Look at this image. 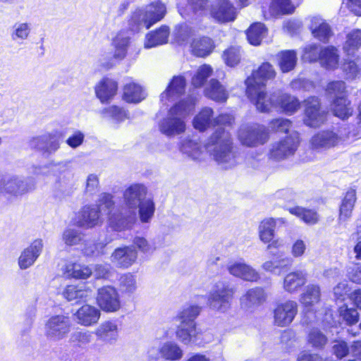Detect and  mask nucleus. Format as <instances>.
Wrapping results in <instances>:
<instances>
[{"instance_id":"f257e3e1","label":"nucleus","mask_w":361,"mask_h":361,"mask_svg":"<svg viewBox=\"0 0 361 361\" xmlns=\"http://www.w3.org/2000/svg\"><path fill=\"white\" fill-rule=\"evenodd\" d=\"M204 149L225 169H231L239 162V157L233 149L231 135L221 126L215 130L204 147L197 138H185L180 147L181 152L193 160L202 158Z\"/></svg>"},{"instance_id":"f03ea898","label":"nucleus","mask_w":361,"mask_h":361,"mask_svg":"<svg viewBox=\"0 0 361 361\" xmlns=\"http://www.w3.org/2000/svg\"><path fill=\"white\" fill-rule=\"evenodd\" d=\"M125 207L110 218V226L116 231L130 228L137 220V210L142 223H149L154 214L155 204L147 197V189L142 184H133L123 192Z\"/></svg>"},{"instance_id":"7ed1b4c3","label":"nucleus","mask_w":361,"mask_h":361,"mask_svg":"<svg viewBox=\"0 0 361 361\" xmlns=\"http://www.w3.org/2000/svg\"><path fill=\"white\" fill-rule=\"evenodd\" d=\"M275 76L272 65L263 63L245 81L247 96L259 111H266L275 104L274 97H268L269 94L264 92L267 81Z\"/></svg>"},{"instance_id":"20e7f679","label":"nucleus","mask_w":361,"mask_h":361,"mask_svg":"<svg viewBox=\"0 0 361 361\" xmlns=\"http://www.w3.org/2000/svg\"><path fill=\"white\" fill-rule=\"evenodd\" d=\"M195 102V98L188 97L171 107L166 117L159 122L160 132L168 137H173L184 133L185 118L193 111Z\"/></svg>"},{"instance_id":"39448f33","label":"nucleus","mask_w":361,"mask_h":361,"mask_svg":"<svg viewBox=\"0 0 361 361\" xmlns=\"http://www.w3.org/2000/svg\"><path fill=\"white\" fill-rule=\"evenodd\" d=\"M166 14V7L160 1H156L142 8L136 9L132 14L129 25L132 30L138 32L142 28L149 29L161 20Z\"/></svg>"},{"instance_id":"423d86ee","label":"nucleus","mask_w":361,"mask_h":361,"mask_svg":"<svg viewBox=\"0 0 361 361\" xmlns=\"http://www.w3.org/2000/svg\"><path fill=\"white\" fill-rule=\"evenodd\" d=\"M235 293V288L228 282L219 281L209 292L207 305L214 311L226 312L231 308Z\"/></svg>"},{"instance_id":"0eeeda50","label":"nucleus","mask_w":361,"mask_h":361,"mask_svg":"<svg viewBox=\"0 0 361 361\" xmlns=\"http://www.w3.org/2000/svg\"><path fill=\"white\" fill-rule=\"evenodd\" d=\"M238 138L246 147H256L265 144L269 139L268 129L262 125H243L238 130Z\"/></svg>"},{"instance_id":"6e6552de","label":"nucleus","mask_w":361,"mask_h":361,"mask_svg":"<svg viewBox=\"0 0 361 361\" xmlns=\"http://www.w3.org/2000/svg\"><path fill=\"white\" fill-rule=\"evenodd\" d=\"M72 323L68 316L56 314L50 317L44 324V336L51 342H59L67 337Z\"/></svg>"},{"instance_id":"1a4fd4ad","label":"nucleus","mask_w":361,"mask_h":361,"mask_svg":"<svg viewBox=\"0 0 361 361\" xmlns=\"http://www.w3.org/2000/svg\"><path fill=\"white\" fill-rule=\"evenodd\" d=\"M300 142L299 134L292 131L283 139L271 145L269 156L271 159L280 161L293 156L298 149Z\"/></svg>"},{"instance_id":"9d476101","label":"nucleus","mask_w":361,"mask_h":361,"mask_svg":"<svg viewBox=\"0 0 361 361\" xmlns=\"http://www.w3.org/2000/svg\"><path fill=\"white\" fill-rule=\"evenodd\" d=\"M35 189L31 179L24 180L14 175H0V193L21 195Z\"/></svg>"},{"instance_id":"9b49d317","label":"nucleus","mask_w":361,"mask_h":361,"mask_svg":"<svg viewBox=\"0 0 361 361\" xmlns=\"http://www.w3.org/2000/svg\"><path fill=\"white\" fill-rule=\"evenodd\" d=\"M97 302L104 312H114L121 307V301L116 289L111 286H103L98 289Z\"/></svg>"},{"instance_id":"f8f14e48","label":"nucleus","mask_w":361,"mask_h":361,"mask_svg":"<svg viewBox=\"0 0 361 361\" xmlns=\"http://www.w3.org/2000/svg\"><path fill=\"white\" fill-rule=\"evenodd\" d=\"M298 313V303L287 300L279 303L274 310V324L277 326H289Z\"/></svg>"},{"instance_id":"ddd939ff","label":"nucleus","mask_w":361,"mask_h":361,"mask_svg":"<svg viewBox=\"0 0 361 361\" xmlns=\"http://www.w3.org/2000/svg\"><path fill=\"white\" fill-rule=\"evenodd\" d=\"M29 145L31 148L35 149L45 155L55 153L60 147L59 141L51 133L32 137L30 140Z\"/></svg>"},{"instance_id":"4468645a","label":"nucleus","mask_w":361,"mask_h":361,"mask_svg":"<svg viewBox=\"0 0 361 361\" xmlns=\"http://www.w3.org/2000/svg\"><path fill=\"white\" fill-rule=\"evenodd\" d=\"M99 214L94 205H85L77 214L75 224L80 228H91L100 223Z\"/></svg>"},{"instance_id":"2eb2a0df","label":"nucleus","mask_w":361,"mask_h":361,"mask_svg":"<svg viewBox=\"0 0 361 361\" xmlns=\"http://www.w3.org/2000/svg\"><path fill=\"white\" fill-rule=\"evenodd\" d=\"M137 258V251L132 246H125L116 249L110 259L116 267L126 269L133 264Z\"/></svg>"},{"instance_id":"dca6fc26","label":"nucleus","mask_w":361,"mask_h":361,"mask_svg":"<svg viewBox=\"0 0 361 361\" xmlns=\"http://www.w3.org/2000/svg\"><path fill=\"white\" fill-rule=\"evenodd\" d=\"M211 15L221 23L233 21L235 18V8L228 0H218L212 6Z\"/></svg>"},{"instance_id":"f3484780","label":"nucleus","mask_w":361,"mask_h":361,"mask_svg":"<svg viewBox=\"0 0 361 361\" xmlns=\"http://www.w3.org/2000/svg\"><path fill=\"white\" fill-rule=\"evenodd\" d=\"M268 97H274L275 104H274V105L265 112H269L273 108L280 106L285 113L292 114L297 111L300 106V104L296 97L288 94H283L281 92L271 94L268 95Z\"/></svg>"},{"instance_id":"a211bd4d","label":"nucleus","mask_w":361,"mask_h":361,"mask_svg":"<svg viewBox=\"0 0 361 361\" xmlns=\"http://www.w3.org/2000/svg\"><path fill=\"white\" fill-rule=\"evenodd\" d=\"M343 140L336 132L330 130H322L315 134L310 140L314 149H329L334 147Z\"/></svg>"},{"instance_id":"6ab92c4d","label":"nucleus","mask_w":361,"mask_h":361,"mask_svg":"<svg viewBox=\"0 0 361 361\" xmlns=\"http://www.w3.org/2000/svg\"><path fill=\"white\" fill-rule=\"evenodd\" d=\"M43 247L42 240H34L25 248L18 258V265L21 269L30 267L40 255Z\"/></svg>"},{"instance_id":"aec40b11","label":"nucleus","mask_w":361,"mask_h":361,"mask_svg":"<svg viewBox=\"0 0 361 361\" xmlns=\"http://www.w3.org/2000/svg\"><path fill=\"white\" fill-rule=\"evenodd\" d=\"M227 270L230 274L245 281H257L259 279L258 272L244 262H230L227 264Z\"/></svg>"},{"instance_id":"412c9836","label":"nucleus","mask_w":361,"mask_h":361,"mask_svg":"<svg viewBox=\"0 0 361 361\" xmlns=\"http://www.w3.org/2000/svg\"><path fill=\"white\" fill-rule=\"evenodd\" d=\"M78 324L84 326L96 324L101 316L100 310L94 306L84 305L74 314Z\"/></svg>"},{"instance_id":"4be33fe9","label":"nucleus","mask_w":361,"mask_h":361,"mask_svg":"<svg viewBox=\"0 0 361 361\" xmlns=\"http://www.w3.org/2000/svg\"><path fill=\"white\" fill-rule=\"evenodd\" d=\"M73 179L72 172L68 169L63 170L54 184L55 195L60 199L70 196L73 192Z\"/></svg>"},{"instance_id":"5701e85b","label":"nucleus","mask_w":361,"mask_h":361,"mask_svg":"<svg viewBox=\"0 0 361 361\" xmlns=\"http://www.w3.org/2000/svg\"><path fill=\"white\" fill-rule=\"evenodd\" d=\"M267 295L263 288L255 287L247 290L240 298L241 306L247 310L255 308L266 300Z\"/></svg>"},{"instance_id":"b1692460","label":"nucleus","mask_w":361,"mask_h":361,"mask_svg":"<svg viewBox=\"0 0 361 361\" xmlns=\"http://www.w3.org/2000/svg\"><path fill=\"white\" fill-rule=\"evenodd\" d=\"M185 88V80L182 76H174L167 87L166 90L161 93V101L166 104L167 101H173L184 93Z\"/></svg>"},{"instance_id":"393cba45","label":"nucleus","mask_w":361,"mask_h":361,"mask_svg":"<svg viewBox=\"0 0 361 361\" xmlns=\"http://www.w3.org/2000/svg\"><path fill=\"white\" fill-rule=\"evenodd\" d=\"M307 282V274L302 270L288 273L283 279V289L289 293L298 292Z\"/></svg>"},{"instance_id":"a878e982","label":"nucleus","mask_w":361,"mask_h":361,"mask_svg":"<svg viewBox=\"0 0 361 361\" xmlns=\"http://www.w3.org/2000/svg\"><path fill=\"white\" fill-rule=\"evenodd\" d=\"M278 222L284 224L286 221L283 218H269L261 221L258 228L259 237L261 241L264 243H271L274 238L275 228Z\"/></svg>"},{"instance_id":"bb28decb","label":"nucleus","mask_w":361,"mask_h":361,"mask_svg":"<svg viewBox=\"0 0 361 361\" xmlns=\"http://www.w3.org/2000/svg\"><path fill=\"white\" fill-rule=\"evenodd\" d=\"M310 29L314 37L323 42H328L333 35L329 25L324 20L317 17L312 18Z\"/></svg>"},{"instance_id":"cd10ccee","label":"nucleus","mask_w":361,"mask_h":361,"mask_svg":"<svg viewBox=\"0 0 361 361\" xmlns=\"http://www.w3.org/2000/svg\"><path fill=\"white\" fill-rule=\"evenodd\" d=\"M118 85L116 81L109 78H104L95 87V93L97 98L102 102L112 99L116 94Z\"/></svg>"},{"instance_id":"c85d7f7f","label":"nucleus","mask_w":361,"mask_h":361,"mask_svg":"<svg viewBox=\"0 0 361 361\" xmlns=\"http://www.w3.org/2000/svg\"><path fill=\"white\" fill-rule=\"evenodd\" d=\"M177 338L185 345H190L197 341L199 332L196 324L180 323L176 332Z\"/></svg>"},{"instance_id":"c756f323","label":"nucleus","mask_w":361,"mask_h":361,"mask_svg":"<svg viewBox=\"0 0 361 361\" xmlns=\"http://www.w3.org/2000/svg\"><path fill=\"white\" fill-rule=\"evenodd\" d=\"M169 33V27L166 25H161L159 29L147 33L145 47L149 49L167 43Z\"/></svg>"},{"instance_id":"7c9ffc66","label":"nucleus","mask_w":361,"mask_h":361,"mask_svg":"<svg viewBox=\"0 0 361 361\" xmlns=\"http://www.w3.org/2000/svg\"><path fill=\"white\" fill-rule=\"evenodd\" d=\"M356 200V192L355 190L350 189L346 192L340 205L338 216L339 224L345 222L350 218Z\"/></svg>"},{"instance_id":"2f4dec72","label":"nucleus","mask_w":361,"mask_h":361,"mask_svg":"<svg viewBox=\"0 0 361 361\" xmlns=\"http://www.w3.org/2000/svg\"><path fill=\"white\" fill-rule=\"evenodd\" d=\"M97 336L103 341L113 343L118 336V328L116 322L106 321L95 331Z\"/></svg>"},{"instance_id":"473e14b6","label":"nucleus","mask_w":361,"mask_h":361,"mask_svg":"<svg viewBox=\"0 0 361 361\" xmlns=\"http://www.w3.org/2000/svg\"><path fill=\"white\" fill-rule=\"evenodd\" d=\"M331 110L334 116L343 120L348 118L353 112L351 102L344 96L334 98L331 104Z\"/></svg>"},{"instance_id":"72a5a7b5","label":"nucleus","mask_w":361,"mask_h":361,"mask_svg":"<svg viewBox=\"0 0 361 361\" xmlns=\"http://www.w3.org/2000/svg\"><path fill=\"white\" fill-rule=\"evenodd\" d=\"M360 47L361 30L353 29L346 34L343 50L347 56H353Z\"/></svg>"},{"instance_id":"f704fd0d","label":"nucleus","mask_w":361,"mask_h":361,"mask_svg":"<svg viewBox=\"0 0 361 361\" xmlns=\"http://www.w3.org/2000/svg\"><path fill=\"white\" fill-rule=\"evenodd\" d=\"M207 97L218 102H224L228 97V93L225 87L216 80L212 79L204 90Z\"/></svg>"},{"instance_id":"c9c22d12","label":"nucleus","mask_w":361,"mask_h":361,"mask_svg":"<svg viewBox=\"0 0 361 361\" xmlns=\"http://www.w3.org/2000/svg\"><path fill=\"white\" fill-rule=\"evenodd\" d=\"M146 97L143 88L134 82H127L123 87V98L129 103H139Z\"/></svg>"},{"instance_id":"e433bc0d","label":"nucleus","mask_w":361,"mask_h":361,"mask_svg":"<svg viewBox=\"0 0 361 361\" xmlns=\"http://www.w3.org/2000/svg\"><path fill=\"white\" fill-rule=\"evenodd\" d=\"M320 288L314 284H310L300 295V302L306 308L310 309L320 301Z\"/></svg>"},{"instance_id":"4c0bfd02","label":"nucleus","mask_w":361,"mask_h":361,"mask_svg":"<svg viewBox=\"0 0 361 361\" xmlns=\"http://www.w3.org/2000/svg\"><path fill=\"white\" fill-rule=\"evenodd\" d=\"M63 270L67 277L76 279H87L93 274L92 269L89 266L77 263L67 264Z\"/></svg>"},{"instance_id":"58836bf2","label":"nucleus","mask_w":361,"mask_h":361,"mask_svg":"<svg viewBox=\"0 0 361 361\" xmlns=\"http://www.w3.org/2000/svg\"><path fill=\"white\" fill-rule=\"evenodd\" d=\"M90 288H82V286H67L63 291V296L68 301H87L92 295Z\"/></svg>"},{"instance_id":"ea45409f","label":"nucleus","mask_w":361,"mask_h":361,"mask_svg":"<svg viewBox=\"0 0 361 361\" xmlns=\"http://www.w3.org/2000/svg\"><path fill=\"white\" fill-rule=\"evenodd\" d=\"M319 61L322 66L327 69H335L338 66L339 54L334 47H327L319 53Z\"/></svg>"},{"instance_id":"a19ab883","label":"nucleus","mask_w":361,"mask_h":361,"mask_svg":"<svg viewBox=\"0 0 361 361\" xmlns=\"http://www.w3.org/2000/svg\"><path fill=\"white\" fill-rule=\"evenodd\" d=\"M214 111L209 107L203 108L193 119V126L200 131H204L214 126Z\"/></svg>"},{"instance_id":"79ce46f5","label":"nucleus","mask_w":361,"mask_h":361,"mask_svg":"<svg viewBox=\"0 0 361 361\" xmlns=\"http://www.w3.org/2000/svg\"><path fill=\"white\" fill-rule=\"evenodd\" d=\"M276 57L279 66L283 73L292 71L296 65L297 54L295 51H282L277 54Z\"/></svg>"},{"instance_id":"37998d69","label":"nucleus","mask_w":361,"mask_h":361,"mask_svg":"<svg viewBox=\"0 0 361 361\" xmlns=\"http://www.w3.org/2000/svg\"><path fill=\"white\" fill-rule=\"evenodd\" d=\"M159 353L161 357L170 361H178L183 356V350L174 342L164 343L159 349Z\"/></svg>"},{"instance_id":"c03bdc74","label":"nucleus","mask_w":361,"mask_h":361,"mask_svg":"<svg viewBox=\"0 0 361 361\" xmlns=\"http://www.w3.org/2000/svg\"><path fill=\"white\" fill-rule=\"evenodd\" d=\"M291 263L292 259L290 257H283L281 255H279L273 260H267L264 262L262 267L266 271L279 274L282 269L290 266Z\"/></svg>"},{"instance_id":"a18cd8bd","label":"nucleus","mask_w":361,"mask_h":361,"mask_svg":"<svg viewBox=\"0 0 361 361\" xmlns=\"http://www.w3.org/2000/svg\"><path fill=\"white\" fill-rule=\"evenodd\" d=\"M112 44L114 47L113 58L117 60L123 59L130 44V38L123 33H119L114 39Z\"/></svg>"},{"instance_id":"49530a36","label":"nucleus","mask_w":361,"mask_h":361,"mask_svg":"<svg viewBox=\"0 0 361 361\" xmlns=\"http://www.w3.org/2000/svg\"><path fill=\"white\" fill-rule=\"evenodd\" d=\"M291 0H272L269 6L270 13L274 16L291 14L295 11Z\"/></svg>"},{"instance_id":"de8ad7c7","label":"nucleus","mask_w":361,"mask_h":361,"mask_svg":"<svg viewBox=\"0 0 361 361\" xmlns=\"http://www.w3.org/2000/svg\"><path fill=\"white\" fill-rule=\"evenodd\" d=\"M191 48L195 55L204 57L211 53L213 49V43L209 37L197 38L192 41Z\"/></svg>"},{"instance_id":"09e8293b","label":"nucleus","mask_w":361,"mask_h":361,"mask_svg":"<svg viewBox=\"0 0 361 361\" xmlns=\"http://www.w3.org/2000/svg\"><path fill=\"white\" fill-rule=\"evenodd\" d=\"M267 34V29L261 23H253L247 31L248 42L255 46L259 45Z\"/></svg>"},{"instance_id":"8fccbe9b","label":"nucleus","mask_w":361,"mask_h":361,"mask_svg":"<svg viewBox=\"0 0 361 361\" xmlns=\"http://www.w3.org/2000/svg\"><path fill=\"white\" fill-rule=\"evenodd\" d=\"M114 204L113 196L109 193L104 192L99 195L98 204L95 207L99 213L103 212L106 215H108L109 221H110V218L113 214L119 213V211L113 212Z\"/></svg>"},{"instance_id":"3c124183","label":"nucleus","mask_w":361,"mask_h":361,"mask_svg":"<svg viewBox=\"0 0 361 361\" xmlns=\"http://www.w3.org/2000/svg\"><path fill=\"white\" fill-rule=\"evenodd\" d=\"M200 311L201 307L198 305L186 306L178 313L177 318L180 323L196 324L195 319Z\"/></svg>"},{"instance_id":"603ef678","label":"nucleus","mask_w":361,"mask_h":361,"mask_svg":"<svg viewBox=\"0 0 361 361\" xmlns=\"http://www.w3.org/2000/svg\"><path fill=\"white\" fill-rule=\"evenodd\" d=\"M326 115L327 113L323 109L315 111H309L308 113H305L304 123L312 128L319 127L326 121Z\"/></svg>"},{"instance_id":"864d4df0","label":"nucleus","mask_w":361,"mask_h":361,"mask_svg":"<svg viewBox=\"0 0 361 361\" xmlns=\"http://www.w3.org/2000/svg\"><path fill=\"white\" fill-rule=\"evenodd\" d=\"M289 212L301 219L305 223L314 224L318 221L319 216L316 212L312 209H306L300 207L290 208Z\"/></svg>"},{"instance_id":"5fc2aeb1","label":"nucleus","mask_w":361,"mask_h":361,"mask_svg":"<svg viewBox=\"0 0 361 361\" xmlns=\"http://www.w3.org/2000/svg\"><path fill=\"white\" fill-rule=\"evenodd\" d=\"M119 288L125 294H133L137 289L136 276L131 273H126L119 279Z\"/></svg>"},{"instance_id":"6e6d98bb","label":"nucleus","mask_w":361,"mask_h":361,"mask_svg":"<svg viewBox=\"0 0 361 361\" xmlns=\"http://www.w3.org/2000/svg\"><path fill=\"white\" fill-rule=\"evenodd\" d=\"M307 343L315 349H322L326 344L327 338L319 329H313L307 336Z\"/></svg>"},{"instance_id":"4d7b16f0","label":"nucleus","mask_w":361,"mask_h":361,"mask_svg":"<svg viewBox=\"0 0 361 361\" xmlns=\"http://www.w3.org/2000/svg\"><path fill=\"white\" fill-rule=\"evenodd\" d=\"M242 51L239 47H231L226 49L223 54V59L228 66H236L240 61Z\"/></svg>"},{"instance_id":"13d9d810","label":"nucleus","mask_w":361,"mask_h":361,"mask_svg":"<svg viewBox=\"0 0 361 361\" xmlns=\"http://www.w3.org/2000/svg\"><path fill=\"white\" fill-rule=\"evenodd\" d=\"M83 239L82 233L75 228H68L62 235V240L66 245H78Z\"/></svg>"},{"instance_id":"bf43d9fd","label":"nucleus","mask_w":361,"mask_h":361,"mask_svg":"<svg viewBox=\"0 0 361 361\" xmlns=\"http://www.w3.org/2000/svg\"><path fill=\"white\" fill-rule=\"evenodd\" d=\"M212 68L208 65L201 66L192 78V84L195 87H201L211 75Z\"/></svg>"},{"instance_id":"052dcab7","label":"nucleus","mask_w":361,"mask_h":361,"mask_svg":"<svg viewBox=\"0 0 361 361\" xmlns=\"http://www.w3.org/2000/svg\"><path fill=\"white\" fill-rule=\"evenodd\" d=\"M339 314L342 320L349 326L355 324L359 320V314L354 308L343 305L339 308Z\"/></svg>"},{"instance_id":"680f3d73","label":"nucleus","mask_w":361,"mask_h":361,"mask_svg":"<svg viewBox=\"0 0 361 361\" xmlns=\"http://www.w3.org/2000/svg\"><path fill=\"white\" fill-rule=\"evenodd\" d=\"M30 32V26L26 23H16L13 27L11 38L14 41L26 39Z\"/></svg>"},{"instance_id":"e2e57ef3","label":"nucleus","mask_w":361,"mask_h":361,"mask_svg":"<svg viewBox=\"0 0 361 361\" xmlns=\"http://www.w3.org/2000/svg\"><path fill=\"white\" fill-rule=\"evenodd\" d=\"M326 90L328 94L334 97L335 98L341 96L346 97L345 85L343 81H334L329 82Z\"/></svg>"},{"instance_id":"0e129e2a","label":"nucleus","mask_w":361,"mask_h":361,"mask_svg":"<svg viewBox=\"0 0 361 361\" xmlns=\"http://www.w3.org/2000/svg\"><path fill=\"white\" fill-rule=\"evenodd\" d=\"M99 181L96 174H90L87 177L85 193L87 195H92L99 190Z\"/></svg>"},{"instance_id":"69168bd1","label":"nucleus","mask_w":361,"mask_h":361,"mask_svg":"<svg viewBox=\"0 0 361 361\" xmlns=\"http://www.w3.org/2000/svg\"><path fill=\"white\" fill-rule=\"evenodd\" d=\"M291 121L288 119L283 118L274 119L269 123V127L273 130L277 132L287 133L288 130L291 128Z\"/></svg>"},{"instance_id":"338daca9","label":"nucleus","mask_w":361,"mask_h":361,"mask_svg":"<svg viewBox=\"0 0 361 361\" xmlns=\"http://www.w3.org/2000/svg\"><path fill=\"white\" fill-rule=\"evenodd\" d=\"M85 135L80 130H75L74 133L66 140V143L71 148H77L80 146L84 141Z\"/></svg>"},{"instance_id":"774afa93","label":"nucleus","mask_w":361,"mask_h":361,"mask_svg":"<svg viewBox=\"0 0 361 361\" xmlns=\"http://www.w3.org/2000/svg\"><path fill=\"white\" fill-rule=\"evenodd\" d=\"M297 361H326V360L317 353L303 350L298 354Z\"/></svg>"}]
</instances>
